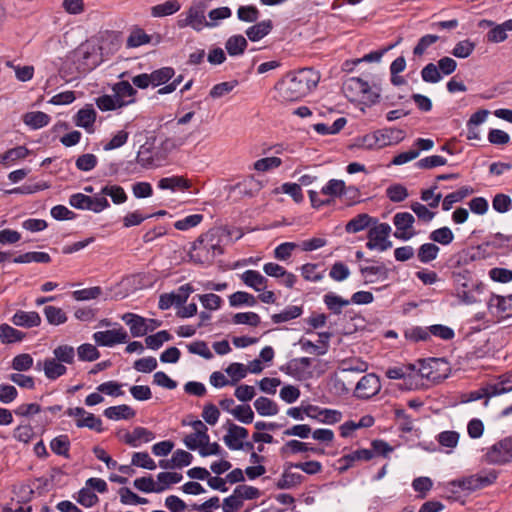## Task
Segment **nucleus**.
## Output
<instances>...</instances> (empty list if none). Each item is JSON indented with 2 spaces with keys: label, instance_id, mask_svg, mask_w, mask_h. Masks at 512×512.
<instances>
[{
  "label": "nucleus",
  "instance_id": "61",
  "mask_svg": "<svg viewBox=\"0 0 512 512\" xmlns=\"http://www.w3.org/2000/svg\"><path fill=\"white\" fill-rule=\"evenodd\" d=\"M232 415L241 423L250 424L254 419V412L250 405H237L232 411Z\"/></svg>",
  "mask_w": 512,
  "mask_h": 512
},
{
  "label": "nucleus",
  "instance_id": "55",
  "mask_svg": "<svg viewBox=\"0 0 512 512\" xmlns=\"http://www.w3.org/2000/svg\"><path fill=\"white\" fill-rule=\"evenodd\" d=\"M131 465L147 470L156 469L155 461L149 456L147 452H135L132 455Z\"/></svg>",
  "mask_w": 512,
  "mask_h": 512
},
{
  "label": "nucleus",
  "instance_id": "31",
  "mask_svg": "<svg viewBox=\"0 0 512 512\" xmlns=\"http://www.w3.org/2000/svg\"><path fill=\"white\" fill-rule=\"evenodd\" d=\"M254 407L260 416H274L279 412L277 403L264 396L254 401Z\"/></svg>",
  "mask_w": 512,
  "mask_h": 512
},
{
  "label": "nucleus",
  "instance_id": "7",
  "mask_svg": "<svg viewBox=\"0 0 512 512\" xmlns=\"http://www.w3.org/2000/svg\"><path fill=\"white\" fill-rule=\"evenodd\" d=\"M490 464L503 465L512 461V437H506L492 445L485 454Z\"/></svg>",
  "mask_w": 512,
  "mask_h": 512
},
{
  "label": "nucleus",
  "instance_id": "56",
  "mask_svg": "<svg viewBox=\"0 0 512 512\" xmlns=\"http://www.w3.org/2000/svg\"><path fill=\"white\" fill-rule=\"evenodd\" d=\"M415 222L414 216L409 212H399L393 217V223L397 230L405 231L411 229Z\"/></svg>",
  "mask_w": 512,
  "mask_h": 512
},
{
  "label": "nucleus",
  "instance_id": "20",
  "mask_svg": "<svg viewBox=\"0 0 512 512\" xmlns=\"http://www.w3.org/2000/svg\"><path fill=\"white\" fill-rule=\"evenodd\" d=\"M157 186L161 190H171L175 192L177 190H188L191 187V183L188 179L182 176H171L161 178Z\"/></svg>",
  "mask_w": 512,
  "mask_h": 512
},
{
  "label": "nucleus",
  "instance_id": "30",
  "mask_svg": "<svg viewBox=\"0 0 512 512\" xmlns=\"http://www.w3.org/2000/svg\"><path fill=\"white\" fill-rule=\"evenodd\" d=\"M248 42L243 35H233L225 43V49L230 56H240L244 53Z\"/></svg>",
  "mask_w": 512,
  "mask_h": 512
},
{
  "label": "nucleus",
  "instance_id": "11",
  "mask_svg": "<svg viewBox=\"0 0 512 512\" xmlns=\"http://www.w3.org/2000/svg\"><path fill=\"white\" fill-rule=\"evenodd\" d=\"M228 433L223 437V441L230 450H241L242 439L248 437V430L242 426H238L227 421Z\"/></svg>",
  "mask_w": 512,
  "mask_h": 512
},
{
  "label": "nucleus",
  "instance_id": "8",
  "mask_svg": "<svg viewBox=\"0 0 512 512\" xmlns=\"http://www.w3.org/2000/svg\"><path fill=\"white\" fill-rule=\"evenodd\" d=\"M381 389L379 378L373 374H366L358 381L354 394L359 399H370Z\"/></svg>",
  "mask_w": 512,
  "mask_h": 512
},
{
  "label": "nucleus",
  "instance_id": "51",
  "mask_svg": "<svg viewBox=\"0 0 512 512\" xmlns=\"http://www.w3.org/2000/svg\"><path fill=\"white\" fill-rule=\"evenodd\" d=\"M29 150L25 146H17L7 150L0 156V163L6 164L27 157Z\"/></svg>",
  "mask_w": 512,
  "mask_h": 512
},
{
  "label": "nucleus",
  "instance_id": "21",
  "mask_svg": "<svg viewBox=\"0 0 512 512\" xmlns=\"http://www.w3.org/2000/svg\"><path fill=\"white\" fill-rule=\"evenodd\" d=\"M360 273L366 279L365 283H374L376 280L371 278V276H376L377 280L384 281L389 278L390 271L385 264L382 263L377 266H361Z\"/></svg>",
  "mask_w": 512,
  "mask_h": 512
},
{
  "label": "nucleus",
  "instance_id": "34",
  "mask_svg": "<svg viewBox=\"0 0 512 512\" xmlns=\"http://www.w3.org/2000/svg\"><path fill=\"white\" fill-rule=\"evenodd\" d=\"M323 301H324L325 305L327 306V308L333 314H336V315L341 314L342 308L345 306H348L351 303L350 300L343 299L341 296H339L333 292H329V293L325 294L323 297Z\"/></svg>",
  "mask_w": 512,
  "mask_h": 512
},
{
  "label": "nucleus",
  "instance_id": "19",
  "mask_svg": "<svg viewBox=\"0 0 512 512\" xmlns=\"http://www.w3.org/2000/svg\"><path fill=\"white\" fill-rule=\"evenodd\" d=\"M96 120V111L92 105H86L81 108L75 115L74 122L76 126L84 128L86 131L91 132L94 122Z\"/></svg>",
  "mask_w": 512,
  "mask_h": 512
},
{
  "label": "nucleus",
  "instance_id": "48",
  "mask_svg": "<svg viewBox=\"0 0 512 512\" xmlns=\"http://www.w3.org/2000/svg\"><path fill=\"white\" fill-rule=\"evenodd\" d=\"M279 191L290 195L292 199L298 204L304 201V195L302 193L301 186L298 183H283L280 188L275 189L276 193H278Z\"/></svg>",
  "mask_w": 512,
  "mask_h": 512
},
{
  "label": "nucleus",
  "instance_id": "43",
  "mask_svg": "<svg viewBox=\"0 0 512 512\" xmlns=\"http://www.w3.org/2000/svg\"><path fill=\"white\" fill-rule=\"evenodd\" d=\"M13 262L18 264L30 262L49 263L51 262V257L46 252H26L15 257Z\"/></svg>",
  "mask_w": 512,
  "mask_h": 512
},
{
  "label": "nucleus",
  "instance_id": "44",
  "mask_svg": "<svg viewBox=\"0 0 512 512\" xmlns=\"http://www.w3.org/2000/svg\"><path fill=\"white\" fill-rule=\"evenodd\" d=\"M429 239L435 243H439L443 246H447L453 242L454 234L449 227L444 226V227L433 230L429 234Z\"/></svg>",
  "mask_w": 512,
  "mask_h": 512
},
{
  "label": "nucleus",
  "instance_id": "3",
  "mask_svg": "<svg viewBox=\"0 0 512 512\" xmlns=\"http://www.w3.org/2000/svg\"><path fill=\"white\" fill-rule=\"evenodd\" d=\"M224 249L217 229H210L201 234L192 244L190 260L198 265H212L214 259L222 255Z\"/></svg>",
  "mask_w": 512,
  "mask_h": 512
},
{
  "label": "nucleus",
  "instance_id": "15",
  "mask_svg": "<svg viewBox=\"0 0 512 512\" xmlns=\"http://www.w3.org/2000/svg\"><path fill=\"white\" fill-rule=\"evenodd\" d=\"M390 232L391 227L388 223H380L370 228L367 235L368 241L366 247L369 250H375L384 238L389 237Z\"/></svg>",
  "mask_w": 512,
  "mask_h": 512
},
{
  "label": "nucleus",
  "instance_id": "29",
  "mask_svg": "<svg viewBox=\"0 0 512 512\" xmlns=\"http://www.w3.org/2000/svg\"><path fill=\"white\" fill-rule=\"evenodd\" d=\"M43 370L45 376L49 380H56L57 378L65 375L67 372L66 366L54 358H48L44 360Z\"/></svg>",
  "mask_w": 512,
  "mask_h": 512
},
{
  "label": "nucleus",
  "instance_id": "28",
  "mask_svg": "<svg viewBox=\"0 0 512 512\" xmlns=\"http://www.w3.org/2000/svg\"><path fill=\"white\" fill-rule=\"evenodd\" d=\"M376 222V219L366 213L358 214L347 222L345 230L347 233H357L369 227L370 224H375Z\"/></svg>",
  "mask_w": 512,
  "mask_h": 512
},
{
  "label": "nucleus",
  "instance_id": "60",
  "mask_svg": "<svg viewBox=\"0 0 512 512\" xmlns=\"http://www.w3.org/2000/svg\"><path fill=\"white\" fill-rule=\"evenodd\" d=\"M34 360L30 354L22 353L16 355L11 362V368L16 371H28L32 368Z\"/></svg>",
  "mask_w": 512,
  "mask_h": 512
},
{
  "label": "nucleus",
  "instance_id": "1",
  "mask_svg": "<svg viewBox=\"0 0 512 512\" xmlns=\"http://www.w3.org/2000/svg\"><path fill=\"white\" fill-rule=\"evenodd\" d=\"M119 34L114 31H104L94 40L80 44L69 56L79 73H87L98 67L109 54L120 48Z\"/></svg>",
  "mask_w": 512,
  "mask_h": 512
},
{
  "label": "nucleus",
  "instance_id": "2",
  "mask_svg": "<svg viewBox=\"0 0 512 512\" xmlns=\"http://www.w3.org/2000/svg\"><path fill=\"white\" fill-rule=\"evenodd\" d=\"M320 75L313 68H302L289 72L278 84L277 89L285 101H298L307 96L319 83Z\"/></svg>",
  "mask_w": 512,
  "mask_h": 512
},
{
  "label": "nucleus",
  "instance_id": "47",
  "mask_svg": "<svg viewBox=\"0 0 512 512\" xmlns=\"http://www.w3.org/2000/svg\"><path fill=\"white\" fill-rule=\"evenodd\" d=\"M238 84V80H231L218 83L211 88L209 92V97H211L212 99L221 98L229 94L235 87L238 86Z\"/></svg>",
  "mask_w": 512,
  "mask_h": 512
},
{
  "label": "nucleus",
  "instance_id": "12",
  "mask_svg": "<svg viewBox=\"0 0 512 512\" xmlns=\"http://www.w3.org/2000/svg\"><path fill=\"white\" fill-rule=\"evenodd\" d=\"M122 439L127 445L138 447L141 443H148L155 439V434L145 427L137 426L132 432H126Z\"/></svg>",
  "mask_w": 512,
  "mask_h": 512
},
{
  "label": "nucleus",
  "instance_id": "49",
  "mask_svg": "<svg viewBox=\"0 0 512 512\" xmlns=\"http://www.w3.org/2000/svg\"><path fill=\"white\" fill-rule=\"evenodd\" d=\"M232 321L234 324L256 327L260 324L261 318L255 312H239L234 314Z\"/></svg>",
  "mask_w": 512,
  "mask_h": 512
},
{
  "label": "nucleus",
  "instance_id": "40",
  "mask_svg": "<svg viewBox=\"0 0 512 512\" xmlns=\"http://www.w3.org/2000/svg\"><path fill=\"white\" fill-rule=\"evenodd\" d=\"M229 304L231 307L249 306L253 307L257 304V299L254 295L245 292L237 291L229 296Z\"/></svg>",
  "mask_w": 512,
  "mask_h": 512
},
{
  "label": "nucleus",
  "instance_id": "14",
  "mask_svg": "<svg viewBox=\"0 0 512 512\" xmlns=\"http://www.w3.org/2000/svg\"><path fill=\"white\" fill-rule=\"evenodd\" d=\"M122 320L130 327V332L133 337H142L148 333L149 328L146 324V319L134 313H125Z\"/></svg>",
  "mask_w": 512,
  "mask_h": 512
},
{
  "label": "nucleus",
  "instance_id": "4",
  "mask_svg": "<svg viewBox=\"0 0 512 512\" xmlns=\"http://www.w3.org/2000/svg\"><path fill=\"white\" fill-rule=\"evenodd\" d=\"M342 92L349 101L362 99L368 105L376 104L380 94L373 91L369 83L359 77H349L342 84Z\"/></svg>",
  "mask_w": 512,
  "mask_h": 512
},
{
  "label": "nucleus",
  "instance_id": "63",
  "mask_svg": "<svg viewBox=\"0 0 512 512\" xmlns=\"http://www.w3.org/2000/svg\"><path fill=\"white\" fill-rule=\"evenodd\" d=\"M238 187L243 195L252 197L262 189L263 185L252 176L242 183H239Z\"/></svg>",
  "mask_w": 512,
  "mask_h": 512
},
{
  "label": "nucleus",
  "instance_id": "32",
  "mask_svg": "<svg viewBox=\"0 0 512 512\" xmlns=\"http://www.w3.org/2000/svg\"><path fill=\"white\" fill-rule=\"evenodd\" d=\"M75 425L78 428H88L90 430H94L98 433H102L104 431L103 422L100 417L94 415L93 413L87 412L85 416L82 418H78L75 421Z\"/></svg>",
  "mask_w": 512,
  "mask_h": 512
},
{
  "label": "nucleus",
  "instance_id": "46",
  "mask_svg": "<svg viewBox=\"0 0 512 512\" xmlns=\"http://www.w3.org/2000/svg\"><path fill=\"white\" fill-rule=\"evenodd\" d=\"M151 41V36L148 35L143 29H134L127 38L126 45L128 48H135L147 44Z\"/></svg>",
  "mask_w": 512,
  "mask_h": 512
},
{
  "label": "nucleus",
  "instance_id": "36",
  "mask_svg": "<svg viewBox=\"0 0 512 512\" xmlns=\"http://www.w3.org/2000/svg\"><path fill=\"white\" fill-rule=\"evenodd\" d=\"M404 338L412 343L425 342L429 340L428 327L412 326L404 329Z\"/></svg>",
  "mask_w": 512,
  "mask_h": 512
},
{
  "label": "nucleus",
  "instance_id": "27",
  "mask_svg": "<svg viewBox=\"0 0 512 512\" xmlns=\"http://www.w3.org/2000/svg\"><path fill=\"white\" fill-rule=\"evenodd\" d=\"M475 190L471 186H462L457 191L447 194L442 201V209L449 211L453 204L462 201L464 198L472 195Z\"/></svg>",
  "mask_w": 512,
  "mask_h": 512
},
{
  "label": "nucleus",
  "instance_id": "37",
  "mask_svg": "<svg viewBox=\"0 0 512 512\" xmlns=\"http://www.w3.org/2000/svg\"><path fill=\"white\" fill-rule=\"evenodd\" d=\"M440 248L435 243H424L417 250V258L421 263H429L438 257Z\"/></svg>",
  "mask_w": 512,
  "mask_h": 512
},
{
  "label": "nucleus",
  "instance_id": "54",
  "mask_svg": "<svg viewBox=\"0 0 512 512\" xmlns=\"http://www.w3.org/2000/svg\"><path fill=\"white\" fill-rule=\"evenodd\" d=\"M77 354L79 360L88 362L95 361L100 357V352L98 349L90 343H84L80 345L77 348Z\"/></svg>",
  "mask_w": 512,
  "mask_h": 512
},
{
  "label": "nucleus",
  "instance_id": "17",
  "mask_svg": "<svg viewBox=\"0 0 512 512\" xmlns=\"http://www.w3.org/2000/svg\"><path fill=\"white\" fill-rule=\"evenodd\" d=\"M113 92L122 107L133 103V97L137 93V91L128 81H120L114 84Z\"/></svg>",
  "mask_w": 512,
  "mask_h": 512
},
{
  "label": "nucleus",
  "instance_id": "38",
  "mask_svg": "<svg viewBox=\"0 0 512 512\" xmlns=\"http://www.w3.org/2000/svg\"><path fill=\"white\" fill-rule=\"evenodd\" d=\"M50 448L56 455L63 456L67 459L70 458V440L67 435L63 434L53 438L50 442Z\"/></svg>",
  "mask_w": 512,
  "mask_h": 512
},
{
  "label": "nucleus",
  "instance_id": "57",
  "mask_svg": "<svg viewBox=\"0 0 512 512\" xmlns=\"http://www.w3.org/2000/svg\"><path fill=\"white\" fill-rule=\"evenodd\" d=\"M421 78L426 83L435 84L442 79V76L437 65L428 63L421 70Z\"/></svg>",
  "mask_w": 512,
  "mask_h": 512
},
{
  "label": "nucleus",
  "instance_id": "35",
  "mask_svg": "<svg viewBox=\"0 0 512 512\" xmlns=\"http://www.w3.org/2000/svg\"><path fill=\"white\" fill-rule=\"evenodd\" d=\"M25 337V333L13 328L12 326L3 323L0 325V339L4 344H11L20 342Z\"/></svg>",
  "mask_w": 512,
  "mask_h": 512
},
{
  "label": "nucleus",
  "instance_id": "9",
  "mask_svg": "<svg viewBox=\"0 0 512 512\" xmlns=\"http://www.w3.org/2000/svg\"><path fill=\"white\" fill-rule=\"evenodd\" d=\"M93 339L98 346L112 347L116 344L126 343L128 334L123 328L98 331L93 334Z\"/></svg>",
  "mask_w": 512,
  "mask_h": 512
},
{
  "label": "nucleus",
  "instance_id": "25",
  "mask_svg": "<svg viewBox=\"0 0 512 512\" xmlns=\"http://www.w3.org/2000/svg\"><path fill=\"white\" fill-rule=\"evenodd\" d=\"M272 28V21L267 19L250 26L245 33L250 41L256 42L268 35Z\"/></svg>",
  "mask_w": 512,
  "mask_h": 512
},
{
  "label": "nucleus",
  "instance_id": "52",
  "mask_svg": "<svg viewBox=\"0 0 512 512\" xmlns=\"http://www.w3.org/2000/svg\"><path fill=\"white\" fill-rule=\"evenodd\" d=\"M202 214H191L183 219H179L174 223L175 229L179 231H187L191 228L198 226L203 221Z\"/></svg>",
  "mask_w": 512,
  "mask_h": 512
},
{
  "label": "nucleus",
  "instance_id": "24",
  "mask_svg": "<svg viewBox=\"0 0 512 512\" xmlns=\"http://www.w3.org/2000/svg\"><path fill=\"white\" fill-rule=\"evenodd\" d=\"M104 416L111 420H128L136 415V411L131 408L129 405L121 404L118 406H110L106 408L103 412Z\"/></svg>",
  "mask_w": 512,
  "mask_h": 512
},
{
  "label": "nucleus",
  "instance_id": "18",
  "mask_svg": "<svg viewBox=\"0 0 512 512\" xmlns=\"http://www.w3.org/2000/svg\"><path fill=\"white\" fill-rule=\"evenodd\" d=\"M377 132L380 148L398 144L405 138V132L398 128H383Z\"/></svg>",
  "mask_w": 512,
  "mask_h": 512
},
{
  "label": "nucleus",
  "instance_id": "64",
  "mask_svg": "<svg viewBox=\"0 0 512 512\" xmlns=\"http://www.w3.org/2000/svg\"><path fill=\"white\" fill-rule=\"evenodd\" d=\"M488 275L494 282L505 284L512 281V270L510 269L494 267L489 270Z\"/></svg>",
  "mask_w": 512,
  "mask_h": 512
},
{
  "label": "nucleus",
  "instance_id": "5",
  "mask_svg": "<svg viewBox=\"0 0 512 512\" xmlns=\"http://www.w3.org/2000/svg\"><path fill=\"white\" fill-rule=\"evenodd\" d=\"M497 472L495 470L481 471L479 473L456 479L449 482L451 491H455V488H459L463 491L474 492L476 490L485 488L493 484L497 479Z\"/></svg>",
  "mask_w": 512,
  "mask_h": 512
},
{
  "label": "nucleus",
  "instance_id": "59",
  "mask_svg": "<svg viewBox=\"0 0 512 512\" xmlns=\"http://www.w3.org/2000/svg\"><path fill=\"white\" fill-rule=\"evenodd\" d=\"M196 297L207 310H218L223 304V299L214 293L197 295Z\"/></svg>",
  "mask_w": 512,
  "mask_h": 512
},
{
  "label": "nucleus",
  "instance_id": "39",
  "mask_svg": "<svg viewBox=\"0 0 512 512\" xmlns=\"http://www.w3.org/2000/svg\"><path fill=\"white\" fill-rule=\"evenodd\" d=\"M175 75V70L172 67H162L150 73L151 82L153 87H158L168 83Z\"/></svg>",
  "mask_w": 512,
  "mask_h": 512
},
{
  "label": "nucleus",
  "instance_id": "41",
  "mask_svg": "<svg viewBox=\"0 0 512 512\" xmlns=\"http://www.w3.org/2000/svg\"><path fill=\"white\" fill-rule=\"evenodd\" d=\"M100 194L111 197L116 205L125 203L128 198L123 187L119 185H106L101 189Z\"/></svg>",
  "mask_w": 512,
  "mask_h": 512
},
{
  "label": "nucleus",
  "instance_id": "13",
  "mask_svg": "<svg viewBox=\"0 0 512 512\" xmlns=\"http://www.w3.org/2000/svg\"><path fill=\"white\" fill-rule=\"evenodd\" d=\"M293 467H288V462L284 464V469L281 477L276 482L277 489L288 490L295 488L303 483L305 477L300 473H293L290 471Z\"/></svg>",
  "mask_w": 512,
  "mask_h": 512
},
{
  "label": "nucleus",
  "instance_id": "10",
  "mask_svg": "<svg viewBox=\"0 0 512 512\" xmlns=\"http://www.w3.org/2000/svg\"><path fill=\"white\" fill-rule=\"evenodd\" d=\"M311 452L316 455H323L325 450L320 447L311 446L310 443L302 442L300 440L292 439L287 441L281 448V456L295 455L298 453Z\"/></svg>",
  "mask_w": 512,
  "mask_h": 512
},
{
  "label": "nucleus",
  "instance_id": "45",
  "mask_svg": "<svg viewBox=\"0 0 512 512\" xmlns=\"http://www.w3.org/2000/svg\"><path fill=\"white\" fill-rule=\"evenodd\" d=\"M43 311L48 323L51 325H60L67 321V316L61 308L49 305Z\"/></svg>",
  "mask_w": 512,
  "mask_h": 512
},
{
  "label": "nucleus",
  "instance_id": "50",
  "mask_svg": "<svg viewBox=\"0 0 512 512\" xmlns=\"http://www.w3.org/2000/svg\"><path fill=\"white\" fill-rule=\"evenodd\" d=\"M54 359L61 363L72 364L74 362L75 351L70 345H60L53 350Z\"/></svg>",
  "mask_w": 512,
  "mask_h": 512
},
{
  "label": "nucleus",
  "instance_id": "23",
  "mask_svg": "<svg viewBox=\"0 0 512 512\" xmlns=\"http://www.w3.org/2000/svg\"><path fill=\"white\" fill-rule=\"evenodd\" d=\"M181 9V4L178 0H167L164 3L154 5L150 8V14L155 18H162L173 15Z\"/></svg>",
  "mask_w": 512,
  "mask_h": 512
},
{
  "label": "nucleus",
  "instance_id": "53",
  "mask_svg": "<svg viewBox=\"0 0 512 512\" xmlns=\"http://www.w3.org/2000/svg\"><path fill=\"white\" fill-rule=\"evenodd\" d=\"M134 487L144 493H160L163 492V487L155 486L154 480L151 476L140 477L134 480Z\"/></svg>",
  "mask_w": 512,
  "mask_h": 512
},
{
  "label": "nucleus",
  "instance_id": "42",
  "mask_svg": "<svg viewBox=\"0 0 512 512\" xmlns=\"http://www.w3.org/2000/svg\"><path fill=\"white\" fill-rule=\"evenodd\" d=\"M345 191V182L343 180L331 179L322 187L321 193L329 196L331 202L334 198L343 195Z\"/></svg>",
  "mask_w": 512,
  "mask_h": 512
},
{
  "label": "nucleus",
  "instance_id": "33",
  "mask_svg": "<svg viewBox=\"0 0 512 512\" xmlns=\"http://www.w3.org/2000/svg\"><path fill=\"white\" fill-rule=\"evenodd\" d=\"M303 314V307L296 305H289L280 313L273 314L271 316V320L275 324L288 322L290 320L296 319Z\"/></svg>",
  "mask_w": 512,
  "mask_h": 512
},
{
  "label": "nucleus",
  "instance_id": "16",
  "mask_svg": "<svg viewBox=\"0 0 512 512\" xmlns=\"http://www.w3.org/2000/svg\"><path fill=\"white\" fill-rule=\"evenodd\" d=\"M11 322L19 327L32 328L41 324V317L36 311L18 310L12 316Z\"/></svg>",
  "mask_w": 512,
  "mask_h": 512
},
{
  "label": "nucleus",
  "instance_id": "58",
  "mask_svg": "<svg viewBox=\"0 0 512 512\" xmlns=\"http://www.w3.org/2000/svg\"><path fill=\"white\" fill-rule=\"evenodd\" d=\"M485 389L490 399L491 397L512 391V382L509 379H505L495 384H488L485 386Z\"/></svg>",
  "mask_w": 512,
  "mask_h": 512
},
{
  "label": "nucleus",
  "instance_id": "6",
  "mask_svg": "<svg viewBox=\"0 0 512 512\" xmlns=\"http://www.w3.org/2000/svg\"><path fill=\"white\" fill-rule=\"evenodd\" d=\"M206 4L203 0H194L191 7L180 14L177 21L179 28L191 27L196 31H201L204 27L210 26L205 18Z\"/></svg>",
  "mask_w": 512,
  "mask_h": 512
},
{
  "label": "nucleus",
  "instance_id": "62",
  "mask_svg": "<svg viewBox=\"0 0 512 512\" xmlns=\"http://www.w3.org/2000/svg\"><path fill=\"white\" fill-rule=\"evenodd\" d=\"M475 44L469 39L459 41L452 49V55L457 58H468L474 51Z\"/></svg>",
  "mask_w": 512,
  "mask_h": 512
},
{
  "label": "nucleus",
  "instance_id": "26",
  "mask_svg": "<svg viewBox=\"0 0 512 512\" xmlns=\"http://www.w3.org/2000/svg\"><path fill=\"white\" fill-rule=\"evenodd\" d=\"M50 120L51 117L42 111L27 112L23 115L24 124L33 130L47 126Z\"/></svg>",
  "mask_w": 512,
  "mask_h": 512
},
{
  "label": "nucleus",
  "instance_id": "22",
  "mask_svg": "<svg viewBox=\"0 0 512 512\" xmlns=\"http://www.w3.org/2000/svg\"><path fill=\"white\" fill-rule=\"evenodd\" d=\"M241 279L245 285L257 292L264 290L268 282V279L256 270H246L241 275Z\"/></svg>",
  "mask_w": 512,
  "mask_h": 512
}]
</instances>
